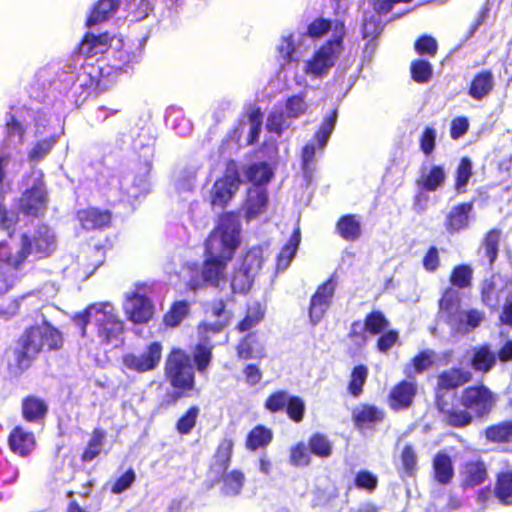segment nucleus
Returning <instances> with one entry per match:
<instances>
[{
  "mask_svg": "<svg viewBox=\"0 0 512 512\" xmlns=\"http://www.w3.org/2000/svg\"><path fill=\"white\" fill-rule=\"evenodd\" d=\"M240 230L239 213L228 211L219 216L218 225L205 242L201 267L186 283L187 291L218 289L226 282L228 264L240 245Z\"/></svg>",
  "mask_w": 512,
  "mask_h": 512,
  "instance_id": "f257e3e1",
  "label": "nucleus"
},
{
  "mask_svg": "<svg viewBox=\"0 0 512 512\" xmlns=\"http://www.w3.org/2000/svg\"><path fill=\"white\" fill-rule=\"evenodd\" d=\"M495 393L483 382L465 387L456 402L441 415L442 421L449 427L465 428L474 418L487 417L496 404Z\"/></svg>",
  "mask_w": 512,
  "mask_h": 512,
  "instance_id": "f03ea898",
  "label": "nucleus"
},
{
  "mask_svg": "<svg viewBox=\"0 0 512 512\" xmlns=\"http://www.w3.org/2000/svg\"><path fill=\"white\" fill-rule=\"evenodd\" d=\"M195 369L190 355L180 347H173L166 356L164 378L172 390H167L160 398L158 408L166 410L175 406L180 399L196 389Z\"/></svg>",
  "mask_w": 512,
  "mask_h": 512,
  "instance_id": "7ed1b4c3",
  "label": "nucleus"
},
{
  "mask_svg": "<svg viewBox=\"0 0 512 512\" xmlns=\"http://www.w3.org/2000/svg\"><path fill=\"white\" fill-rule=\"evenodd\" d=\"M473 379V373L462 367H451L441 371L437 375V381L434 388V404L440 414L451 407L456 402L458 394L455 391L470 383Z\"/></svg>",
  "mask_w": 512,
  "mask_h": 512,
  "instance_id": "20e7f679",
  "label": "nucleus"
},
{
  "mask_svg": "<svg viewBox=\"0 0 512 512\" xmlns=\"http://www.w3.org/2000/svg\"><path fill=\"white\" fill-rule=\"evenodd\" d=\"M41 353H44V350L38 328L36 324L31 325L25 328L17 339V347L13 350L14 362L7 364L9 373L22 374L32 366Z\"/></svg>",
  "mask_w": 512,
  "mask_h": 512,
  "instance_id": "39448f33",
  "label": "nucleus"
},
{
  "mask_svg": "<svg viewBox=\"0 0 512 512\" xmlns=\"http://www.w3.org/2000/svg\"><path fill=\"white\" fill-rule=\"evenodd\" d=\"M30 242L27 233L20 236V246L18 249L8 241H0V282L6 288L13 285L17 278V273L23 268L29 257Z\"/></svg>",
  "mask_w": 512,
  "mask_h": 512,
  "instance_id": "423d86ee",
  "label": "nucleus"
},
{
  "mask_svg": "<svg viewBox=\"0 0 512 512\" xmlns=\"http://www.w3.org/2000/svg\"><path fill=\"white\" fill-rule=\"evenodd\" d=\"M49 205V192L43 173H39L31 186L27 187L17 201V208L21 214L29 218L43 217Z\"/></svg>",
  "mask_w": 512,
  "mask_h": 512,
  "instance_id": "0eeeda50",
  "label": "nucleus"
},
{
  "mask_svg": "<svg viewBox=\"0 0 512 512\" xmlns=\"http://www.w3.org/2000/svg\"><path fill=\"white\" fill-rule=\"evenodd\" d=\"M241 183L238 163L234 159L227 160L223 175L212 186L210 192L211 206L225 208L239 190Z\"/></svg>",
  "mask_w": 512,
  "mask_h": 512,
  "instance_id": "6e6552de",
  "label": "nucleus"
},
{
  "mask_svg": "<svg viewBox=\"0 0 512 512\" xmlns=\"http://www.w3.org/2000/svg\"><path fill=\"white\" fill-rule=\"evenodd\" d=\"M343 50V34L325 41L307 61L305 72L323 77L336 64Z\"/></svg>",
  "mask_w": 512,
  "mask_h": 512,
  "instance_id": "1a4fd4ad",
  "label": "nucleus"
},
{
  "mask_svg": "<svg viewBox=\"0 0 512 512\" xmlns=\"http://www.w3.org/2000/svg\"><path fill=\"white\" fill-rule=\"evenodd\" d=\"M149 288L145 282L135 284V290L126 293L123 309L128 320L134 324L148 323L154 315V304L151 298L141 292Z\"/></svg>",
  "mask_w": 512,
  "mask_h": 512,
  "instance_id": "9d476101",
  "label": "nucleus"
},
{
  "mask_svg": "<svg viewBox=\"0 0 512 512\" xmlns=\"http://www.w3.org/2000/svg\"><path fill=\"white\" fill-rule=\"evenodd\" d=\"M221 332V325H198V342L191 350V362L194 369L200 374L207 373L213 361V350L216 345L212 342L211 336Z\"/></svg>",
  "mask_w": 512,
  "mask_h": 512,
  "instance_id": "9b49d317",
  "label": "nucleus"
},
{
  "mask_svg": "<svg viewBox=\"0 0 512 512\" xmlns=\"http://www.w3.org/2000/svg\"><path fill=\"white\" fill-rule=\"evenodd\" d=\"M264 408L272 414L285 411L287 417L296 424L303 421L306 412L304 400L283 389L270 393L264 401Z\"/></svg>",
  "mask_w": 512,
  "mask_h": 512,
  "instance_id": "f8f14e48",
  "label": "nucleus"
},
{
  "mask_svg": "<svg viewBox=\"0 0 512 512\" xmlns=\"http://www.w3.org/2000/svg\"><path fill=\"white\" fill-rule=\"evenodd\" d=\"M163 345L159 341L148 343L139 353L129 352L122 356L123 366L139 374L156 370L162 360Z\"/></svg>",
  "mask_w": 512,
  "mask_h": 512,
  "instance_id": "ddd939ff",
  "label": "nucleus"
},
{
  "mask_svg": "<svg viewBox=\"0 0 512 512\" xmlns=\"http://www.w3.org/2000/svg\"><path fill=\"white\" fill-rule=\"evenodd\" d=\"M95 327L101 344L118 341L124 332V323L109 304H101L95 311Z\"/></svg>",
  "mask_w": 512,
  "mask_h": 512,
  "instance_id": "4468645a",
  "label": "nucleus"
},
{
  "mask_svg": "<svg viewBox=\"0 0 512 512\" xmlns=\"http://www.w3.org/2000/svg\"><path fill=\"white\" fill-rule=\"evenodd\" d=\"M337 282L330 277L325 282L318 285L316 291L310 298L308 315L312 325L318 324L325 316L327 310L332 304Z\"/></svg>",
  "mask_w": 512,
  "mask_h": 512,
  "instance_id": "2eb2a0df",
  "label": "nucleus"
},
{
  "mask_svg": "<svg viewBox=\"0 0 512 512\" xmlns=\"http://www.w3.org/2000/svg\"><path fill=\"white\" fill-rule=\"evenodd\" d=\"M418 392L416 382L401 380L396 383L387 396V403L392 411H405L412 407Z\"/></svg>",
  "mask_w": 512,
  "mask_h": 512,
  "instance_id": "dca6fc26",
  "label": "nucleus"
},
{
  "mask_svg": "<svg viewBox=\"0 0 512 512\" xmlns=\"http://www.w3.org/2000/svg\"><path fill=\"white\" fill-rule=\"evenodd\" d=\"M473 210V200L461 202L451 207L444 220L446 232L450 235H455L467 230L470 226Z\"/></svg>",
  "mask_w": 512,
  "mask_h": 512,
  "instance_id": "f3484780",
  "label": "nucleus"
},
{
  "mask_svg": "<svg viewBox=\"0 0 512 512\" xmlns=\"http://www.w3.org/2000/svg\"><path fill=\"white\" fill-rule=\"evenodd\" d=\"M83 72L81 74L80 86L87 91L88 95H98L107 90L112 85V79L109 75L103 73L101 68L96 63H86L83 65Z\"/></svg>",
  "mask_w": 512,
  "mask_h": 512,
  "instance_id": "a211bd4d",
  "label": "nucleus"
},
{
  "mask_svg": "<svg viewBox=\"0 0 512 512\" xmlns=\"http://www.w3.org/2000/svg\"><path fill=\"white\" fill-rule=\"evenodd\" d=\"M113 39L114 37L107 31L97 35L87 32L77 46V53L86 58L104 54L112 46Z\"/></svg>",
  "mask_w": 512,
  "mask_h": 512,
  "instance_id": "6ab92c4d",
  "label": "nucleus"
},
{
  "mask_svg": "<svg viewBox=\"0 0 512 512\" xmlns=\"http://www.w3.org/2000/svg\"><path fill=\"white\" fill-rule=\"evenodd\" d=\"M7 444L13 454L27 457L36 447V438L33 432L17 425L10 431Z\"/></svg>",
  "mask_w": 512,
  "mask_h": 512,
  "instance_id": "aec40b11",
  "label": "nucleus"
},
{
  "mask_svg": "<svg viewBox=\"0 0 512 512\" xmlns=\"http://www.w3.org/2000/svg\"><path fill=\"white\" fill-rule=\"evenodd\" d=\"M77 219L85 230H101L110 227L112 212L108 209L87 207L77 211Z\"/></svg>",
  "mask_w": 512,
  "mask_h": 512,
  "instance_id": "412c9836",
  "label": "nucleus"
},
{
  "mask_svg": "<svg viewBox=\"0 0 512 512\" xmlns=\"http://www.w3.org/2000/svg\"><path fill=\"white\" fill-rule=\"evenodd\" d=\"M136 0H98L90 10L85 25L92 27L108 21L120 8L122 4L129 5Z\"/></svg>",
  "mask_w": 512,
  "mask_h": 512,
  "instance_id": "4be33fe9",
  "label": "nucleus"
},
{
  "mask_svg": "<svg viewBox=\"0 0 512 512\" xmlns=\"http://www.w3.org/2000/svg\"><path fill=\"white\" fill-rule=\"evenodd\" d=\"M234 441L230 437H223L212 456L208 472L212 475H220L226 472L233 457Z\"/></svg>",
  "mask_w": 512,
  "mask_h": 512,
  "instance_id": "5701e85b",
  "label": "nucleus"
},
{
  "mask_svg": "<svg viewBox=\"0 0 512 512\" xmlns=\"http://www.w3.org/2000/svg\"><path fill=\"white\" fill-rule=\"evenodd\" d=\"M470 366L476 373L487 374L497 364L495 351L487 343L473 347Z\"/></svg>",
  "mask_w": 512,
  "mask_h": 512,
  "instance_id": "b1692460",
  "label": "nucleus"
},
{
  "mask_svg": "<svg viewBox=\"0 0 512 512\" xmlns=\"http://www.w3.org/2000/svg\"><path fill=\"white\" fill-rule=\"evenodd\" d=\"M48 410V404L35 395H27L22 399L21 414L26 422L39 423L44 421Z\"/></svg>",
  "mask_w": 512,
  "mask_h": 512,
  "instance_id": "393cba45",
  "label": "nucleus"
},
{
  "mask_svg": "<svg viewBox=\"0 0 512 512\" xmlns=\"http://www.w3.org/2000/svg\"><path fill=\"white\" fill-rule=\"evenodd\" d=\"M461 486L472 488L483 484L488 478L485 463L481 460L466 462L460 471Z\"/></svg>",
  "mask_w": 512,
  "mask_h": 512,
  "instance_id": "a878e982",
  "label": "nucleus"
},
{
  "mask_svg": "<svg viewBox=\"0 0 512 512\" xmlns=\"http://www.w3.org/2000/svg\"><path fill=\"white\" fill-rule=\"evenodd\" d=\"M447 178L446 170L442 165H432L428 171L421 172L416 179V185L425 192H435L440 189Z\"/></svg>",
  "mask_w": 512,
  "mask_h": 512,
  "instance_id": "bb28decb",
  "label": "nucleus"
},
{
  "mask_svg": "<svg viewBox=\"0 0 512 512\" xmlns=\"http://www.w3.org/2000/svg\"><path fill=\"white\" fill-rule=\"evenodd\" d=\"M494 84L492 71L482 70L473 76L468 86V94L474 100H482L492 92Z\"/></svg>",
  "mask_w": 512,
  "mask_h": 512,
  "instance_id": "cd10ccee",
  "label": "nucleus"
},
{
  "mask_svg": "<svg viewBox=\"0 0 512 512\" xmlns=\"http://www.w3.org/2000/svg\"><path fill=\"white\" fill-rule=\"evenodd\" d=\"M40 339L43 343L44 352L58 351L64 346L62 332L54 327L50 322L44 320L41 324H36Z\"/></svg>",
  "mask_w": 512,
  "mask_h": 512,
  "instance_id": "c85d7f7f",
  "label": "nucleus"
},
{
  "mask_svg": "<svg viewBox=\"0 0 512 512\" xmlns=\"http://www.w3.org/2000/svg\"><path fill=\"white\" fill-rule=\"evenodd\" d=\"M433 478L442 485L449 484L454 477V466L451 457L445 452L435 454L432 461Z\"/></svg>",
  "mask_w": 512,
  "mask_h": 512,
  "instance_id": "c756f323",
  "label": "nucleus"
},
{
  "mask_svg": "<svg viewBox=\"0 0 512 512\" xmlns=\"http://www.w3.org/2000/svg\"><path fill=\"white\" fill-rule=\"evenodd\" d=\"M336 233L345 241L354 242L361 237V223L355 214L341 216L335 225Z\"/></svg>",
  "mask_w": 512,
  "mask_h": 512,
  "instance_id": "7c9ffc66",
  "label": "nucleus"
},
{
  "mask_svg": "<svg viewBox=\"0 0 512 512\" xmlns=\"http://www.w3.org/2000/svg\"><path fill=\"white\" fill-rule=\"evenodd\" d=\"M215 482H222L221 491L227 496H236L240 494L244 482L245 475L241 470L233 469L230 472H224L220 475H213Z\"/></svg>",
  "mask_w": 512,
  "mask_h": 512,
  "instance_id": "2f4dec72",
  "label": "nucleus"
},
{
  "mask_svg": "<svg viewBox=\"0 0 512 512\" xmlns=\"http://www.w3.org/2000/svg\"><path fill=\"white\" fill-rule=\"evenodd\" d=\"M400 466L397 467L401 479L415 478L418 471V456L411 444L405 445L399 455Z\"/></svg>",
  "mask_w": 512,
  "mask_h": 512,
  "instance_id": "473e14b6",
  "label": "nucleus"
},
{
  "mask_svg": "<svg viewBox=\"0 0 512 512\" xmlns=\"http://www.w3.org/2000/svg\"><path fill=\"white\" fill-rule=\"evenodd\" d=\"M494 496L501 505H512V469L500 471L496 474Z\"/></svg>",
  "mask_w": 512,
  "mask_h": 512,
  "instance_id": "72a5a7b5",
  "label": "nucleus"
},
{
  "mask_svg": "<svg viewBox=\"0 0 512 512\" xmlns=\"http://www.w3.org/2000/svg\"><path fill=\"white\" fill-rule=\"evenodd\" d=\"M272 429L265 425L258 424L253 427L247 434L245 440V447L249 451H257L264 449L273 441Z\"/></svg>",
  "mask_w": 512,
  "mask_h": 512,
  "instance_id": "f704fd0d",
  "label": "nucleus"
},
{
  "mask_svg": "<svg viewBox=\"0 0 512 512\" xmlns=\"http://www.w3.org/2000/svg\"><path fill=\"white\" fill-rule=\"evenodd\" d=\"M7 156L0 155V184L5 177L4 165L7 162ZM19 222V216L13 211H9L6 206L0 201V228L6 231L7 235L11 238L15 234L16 226Z\"/></svg>",
  "mask_w": 512,
  "mask_h": 512,
  "instance_id": "c9c22d12",
  "label": "nucleus"
},
{
  "mask_svg": "<svg viewBox=\"0 0 512 512\" xmlns=\"http://www.w3.org/2000/svg\"><path fill=\"white\" fill-rule=\"evenodd\" d=\"M384 418V411L370 404H363L359 409L354 410L352 414L354 425L357 428H364L371 424L382 422Z\"/></svg>",
  "mask_w": 512,
  "mask_h": 512,
  "instance_id": "e433bc0d",
  "label": "nucleus"
},
{
  "mask_svg": "<svg viewBox=\"0 0 512 512\" xmlns=\"http://www.w3.org/2000/svg\"><path fill=\"white\" fill-rule=\"evenodd\" d=\"M233 296H229L227 298H215L209 303V311L212 317L216 318V322L208 323L201 322L198 325H221V331L226 328L231 319L232 313L227 310L228 301H233Z\"/></svg>",
  "mask_w": 512,
  "mask_h": 512,
  "instance_id": "4c0bfd02",
  "label": "nucleus"
},
{
  "mask_svg": "<svg viewBox=\"0 0 512 512\" xmlns=\"http://www.w3.org/2000/svg\"><path fill=\"white\" fill-rule=\"evenodd\" d=\"M484 436L488 442L508 444L512 442V420H505L491 424L484 429Z\"/></svg>",
  "mask_w": 512,
  "mask_h": 512,
  "instance_id": "58836bf2",
  "label": "nucleus"
},
{
  "mask_svg": "<svg viewBox=\"0 0 512 512\" xmlns=\"http://www.w3.org/2000/svg\"><path fill=\"white\" fill-rule=\"evenodd\" d=\"M268 204V193L265 188L250 190L246 199V217L253 219L263 213Z\"/></svg>",
  "mask_w": 512,
  "mask_h": 512,
  "instance_id": "ea45409f",
  "label": "nucleus"
},
{
  "mask_svg": "<svg viewBox=\"0 0 512 512\" xmlns=\"http://www.w3.org/2000/svg\"><path fill=\"white\" fill-rule=\"evenodd\" d=\"M190 314V303L187 300H178L171 304L163 316V324L168 328L178 327Z\"/></svg>",
  "mask_w": 512,
  "mask_h": 512,
  "instance_id": "a19ab883",
  "label": "nucleus"
},
{
  "mask_svg": "<svg viewBox=\"0 0 512 512\" xmlns=\"http://www.w3.org/2000/svg\"><path fill=\"white\" fill-rule=\"evenodd\" d=\"M257 343L255 333H248L241 338L235 347L238 359L251 360L255 358H262L264 356L263 348L260 347L257 349L255 347Z\"/></svg>",
  "mask_w": 512,
  "mask_h": 512,
  "instance_id": "79ce46f5",
  "label": "nucleus"
},
{
  "mask_svg": "<svg viewBox=\"0 0 512 512\" xmlns=\"http://www.w3.org/2000/svg\"><path fill=\"white\" fill-rule=\"evenodd\" d=\"M264 316L265 310L262 305L259 302H254L247 306L245 316L237 323L235 329L240 333L247 332L256 327L264 319Z\"/></svg>",
  "mask_w": 512,
  "mask_h": 512,
  "instance_id": "37998d69",
  "label": "nucleus"
},
{
  "mask_svg": "<svg viewBox=\"0 0 512 512\" xmlns=\"http://www.w3.org/2000/svg\"><path fill=\"white\" fill-rule=\"evenodd\" d=\"M501 236L502 232L499 228H492L483 236L481 245L489 266H493L498 258Z\"/></svg>",
  "mask_w": 512,
  "mask_h": 512,
  "instance_id": "c03bdc74",
  "label": "nucleus"
},
{
  "mask_svg": "<svg viewBox=\"0 0 512 512\" xmlns=\"http://www.w3.org/2000/svg\"><path fill=\"white\" fill-rule=\"evenodd\" d=\"M434 356L435 353L432 350L420 351L405 366V375L411 377L413 374H422L434 365Z\"/></svg>",
  "mask_w": 512,
  "mask_h": 512,
  "instance_id": "a18cd8bd",
  "label": "nucleus"
},
{
  "mask_svg": "<svg viewBox=\"0 0 512 512\" xmlns=\"http://www.w3.org/2000/svg\"><path fill=\"white\" fill-rule=\"evenodd\" d=\"M27 238L30 242L29 256L34 252L42 256L49 254L53 245V237L49 235L47 227L40 228L32 237L27 234Z\"/></svg>",
  "mask_w": 512,
  "mask_h": 512,
  "instance_id": "49530a36",
  "label": "nucleus"
},
{
  "mask_svg": "<svg viewBox=\"0 0 512 512\" xmlns=\"http://www.w3.org/2000/svg\"><path fill=\"white\" fill-rule=\"evenodd\" d=\"M473 175L472 161L469 157H462L455 170L454 188L458 194L466 192V187Z\"/></svg>",
  "mask_w": 512,
  "mask_h": 512,
  "instance_id": "de8ad7c7",
  "label": "nucleus"
},
{
  "mask_svg": "<svg viewBox=\"0 0 512 512\" xmlns=\"http://www.w3.org/2000/svg\"><path fill=\"white\" fill-rule=\"evenodd\" d=\"M105 440V431L101 428H94L91 438L81 454L82 462H91L101 454Z\"/></svg>",
  "mask_w": 512,
  "mask_h": 512,
  "instance_id": "09e8293b",
  "label": "nucleus"
},
{
  "mask_svg": "<svg viewBox=\"0 0 512 512\" xmlns=\"http://www.w3.org/2000/svg\"><path fill=\"white\" fill-rule=\"evenodd\" d=\"M274 173L266 162L251 164L246 169L247 180L255 186H262L270 182Z\"/></svg>",
  "mask_w": 512,
  "mask_h": 512,
  "instance_id": "8fccbe9b",
  "label": "nucleus"
},
{
  "mask_svg": "<svg viewBox=\"0 0 512 512\" xmlns=\"http://www.w3.org/2000/svg\"><path fill=\"white\" fill-rule=\"evenodd\" d=\"M255 275L251 272L238 267L233 271L231 277L232 294H246L250 291Z\"/></svg>",
  "mask_w": 512,
  "mask_h": 512,
  "instance_id": "3c124183",
  "label": "nucleus"
},
{
  "mask_svg": "<svg viewBox=\"0 0 512 512\" xmlns=\"http://www.w3.org/2000/svg\"><path fill=\"white\" fill-rule=\"evenodd\" d=\"M368 374V367L364 364H359L353 367L347 387L348 392L353 397H358L363 393V388L367 381Z\"/></svg>",
  "mask_w": 512,
  "mask_h": 512,
  "instance_id": "603ef678",
  "label": "nucleus"
},
{
  "mask_svg": "<svg viewBox=\"0 0 512 512\" xmlns=\"http://www.w3.org/2000/svg\"><path fill=\"white\" fill-rule=\"evenodd\" d=\"M308 449L311 454L319 458H328L332 455V443L322 433H313L308 439Z\"/></svg>",
  "mask_w": 512,
  "mask_h": 512,
  "instance_id": "864d4df0",
  "label": "nucleus"
},
{
  "mask_svg": "<svg viewBox=\"0 0 512 512\" xmlns=\"http://www.w3.org/2000/svg\"><path fill=\"white\" fill-rule=\"evenodd\" d=\"M473 277V269L468 264H459L452 268L449 282L458 289H466L471 287Z\"/></svg>",
  "mask_w": 512,
  "mask_h": 512,
  "instance_id": "5fc2aeb1",
  "label": "nucleus"
},
{
  "mask_svg": "<svg viewBox=\"0 0 512 512\" xmlns=\"http://www.w3.org/2000/svg\"><path fill=\"white\" fill-rule=\"evenodd\" d=\"M364 326L370 335H379L388 329L390 322L381 310H372L364 318Z\"/></svg>",
  "mask_w": 512,
  "mask_h": 512,
  "instance_id": "6e6d98bb",
  "label": "nucleus"
},
{
  "mask_svg": "<svg viewBox=\"0 0 512 512\" xmlns=\"http://www.w3.org/2000/svg\"><path fill=\"white\" fill-rule=\"evenodd\" d=\"M200 408L197 405L190 406L176 421L175 429L180 435H188L197 424Z\"/></svg>",
  "mask_w": 512,
  "mask_h": 512,
  "instance_id": "4d7b16f0",
  "label": "nucleus"
},
{
  "mask_svg": "<svg viewBox=\"0 0 512 512\" xmlns=\"http://www.w3.org/2000/svg\"><path fill=\"white\" fill-rule=\"evenodd\" d=\"M353 485L355 488L361 491H365L368 494H373L379 485V479L376 474L367 470L361 469L356 472Z\"/></svg>",
  "mask_w": 512,
  "mask_h": 512,
  "instance_id": "13d9d810",
  "label": "nucleus"
},
{
  "mask_svg": "<svg viewBox=\"0 0 512 512\" xmlns=\"http://www.w3.org/2000/svg\"><path fill=\"white\" fill-rule=\"evenodd\" d=\"M305 98L306 94L304 92L287 97L285 110L288 118L297 119L306 114L309 106Z\"/></svg>",
  "mask_w": 512,
  "mask_h": 512,
  "instance_id": "bf43d9fd",
  "label": "nucleus"
},
{
  "mask_svg": "<svg viewBox=\"0 0 512 512\" xmlns=\"http://www.w3.org/2000/svg\"><path fill=\"white\" fill-rule=\"evenodd\" d=\"M410 75L412 80L416 83H427L432 79L433 66L427 60H413L410 64Z\"/></svg>",
  "mask_w": 512,
  "mask_h": 512,
  "instance_id": "052dcab7",
  "label": "nucleus"
},
{
  "mask_svg": "<svg viewBox=\"0 0 512 512\" xmlns=\"http://www.w3.org/2000/svg\"><path fill=\"white\" fill-rule=\"evenodd\" d=\"M337 121V110H332L327 116L324 117L323 122L314 134V138L318 143L319 148H324L327 141L333 132Z\"/></svg>",
  "mask_w": 512,
  "mask_h": 512,
  "instance_id": "680f3d73",
  "label": "nucleus"
},
{
  "mask_svg": "<svg viewBox=\"0 0 512 512\" xmlns=\"http://www.w3.org/2000/svg\"><path fill=\"white\" fill-rule=\"evenodd\" d=\"M288 119L287 113L285 114L282 110H273L268 114L266 129L279 136L290 127Z\"/></svg>",
  "mask_w": 512,
  "mask_h": 512,
  "instance_id": "e2e57ef3",
  "label": "nucleus"
},
{
  "mask_svg": "<svg viewBox=\"0 0 512 512\" xmlns=\"http://www.w3.org/2000/svg\"><path fill=\"white\" fill-rule=\"evenodd\" d=\"M263 255L259 247L249 249L243 257L240 267L256 275L262 268Z\"/></svg>",
  "mask_w": 512,
  "mask_h": 512,
  "instance_id": "0e129e2a",
  "label": "nucleus"
},
{
  "mask_svg": "<svg viewBox=\"0 0 512 512\" xmlns=\"http://www.w3.org/2000/svg\"><path fill=\"white\" fill-rule=\"evenodd\" d=\"M437 145V132L431 126H426L419 137V149L426 156H431Z\"/></svg>",
  "mask_w": 512,
  "mask_h": 512,
  "instance_id": "69168bd1",
  "label": "nucleus"
},
{
  "mask_svg": "<svg viewBox=\"0 0 512 512\" xmlns=\"http://www.w3.org/2000/svg\"><path fill=\"white\" fill-rule=\"evenodd\" d=\"M480 295L481 301L485 306L491 310H495L497 308L499 296L496 290V284L492 280H484L482 282Z\"/></svg>",
  "mask_w": 512,
  "mask_h": 512,
  "instance_id": "338daca9",
  "label": "nucleus"
},
{
  "mask_svg": "<svg viewBox=\"0 0 512 512\" xmlns=\"http://www.w3.org/2000/svg\"><path fill=\"white\" fill-rule=\"evenodd\" d=\"M289 462L296 467L308 466L311 458L303 442H298L290 448Z\"/></svg>",
  "mask_w": 512,
  "mask_h": 512,
  "instance_id": "774afa93",
  "label": "nucleus"
}]
</instances>
